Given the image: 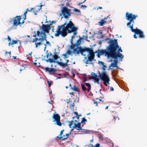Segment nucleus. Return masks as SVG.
Listing matches in <instances>:
<instances>
[{"instance_id": "obj_1", "label": "nucleus", "mask_w": 147, "mask_h": 147, "mask_svg": "<svg viewBox=\"0 0 147 147\" xmlns=\"http://www.w3.org/2000/svg\"><path fill=\"white\" fill-rule=\"evenodd\" d=\"M77 28L74 26V24L72 21H70L67 24L66 22L63 24L58 26L56 30V33L55 34V36H59L60 35H61L63 37H65L67 35L68 33L73 32L74 35L70 40L71 44L70 48L73 50L75 49V47H79L78 46L80 45L82 39V38L80 37L75 44L73 43V39L75 37V36L77 34Z\"/></svg>"}, {"instance_id": "obj_2", "label": "nucleus", "mask_w": 147, "mask_h": 147, "mask_svg": "<svg viewBox=\"0 0 147 147\" xmlns=\"http://www.w3.org/2000/svg\"><path fill=\"white\" fill-rule=\"evenodd\" d=\"M86 51L88 52V54L87 55V57H85L83 61L86 64H88V62L92 61L95 57V53L93 52L92 48L86 47L82 48L81 46H80L79 47L75 48L73 51L74 54H78L80 53L82 55L85 56L86 55L84 54V53Z\"/></svg>"}, {"instance_id": "obj_3", "label": "nucleus", "mask_w": 147, "mask_h": 147, "mask_svg": "<svg viewBox=\"0 0 147 147\" xmlns=\"http://www.w3.org/2000/svg\"><path fill=\"white\" fill-rule=\"evenodd\" d=\"M138 17L137 15L133 14L132 13L127 12L125 14V18L126 19L129 21L127 23V26L130 28L132 32H134L135 34L139 35V37L143 38L144 37L143 32L140 30L136 28V29H133V26L134 24V20L136 18Z\"/></svg>"}, {"instance_id": "obj_4", "label": "nucleus", "mask_w": 147, "mask_h": 147, "mask_svg": "<svg viewBox=\"0 0 147 147\" xmlns=\"http://www.w3.org/2000/svg\"><path fill=\"white\" fill-rule=\"evenodd\" d=\"M110 43H111V48L112 49V58H118L120 59H122L124 56L120 52H122V50L118 44L117 40L114 39L113 40H110Z\"/></svg>"}, {"instance_id": "obj_5", "label": "nucleus", "mask_w": 147, "mask_h": 147, "mask_svg": "<svg viewBox=\"0 0 147 147\" xmlns=\"http://www.w3.org/2000/svg\"><path fill=\"white\" fill-rule=\"evenodd\" d=\"M51 29V27L48 24L45 25L43 24L41 26V30L40 33V36L38 40L43 41V40H46V38H47L46 33H49V30Z\"/></svg>"}, {"instance_id": "obj_6", "label": "nucleus", "mask_w": 147, "mask_h": 147, "mask_svg": "<svg viewBox=\"0 0 147 147\" xmlns=\"http://www.w3.org/2000/svg\"><path fill=\"white\" fill-rule=\"evenodd\" d=\"M109 44L108 46L106 47L105 50H98V53L100 55H102L105 54V56H107L108 58H112V49L111 48V43H110V40L108 42Z\"/></svg>"}, {"instance_id": "obj_7", "label": "nucleus", "mask_w": 147, "mask_h": 147, "mask_svg": "<svg viewBox=\"0 0 147 147\" xmlns=\"http://www.w3.org/2000/svg\"><path fill=\"white\" fill-rule=\"evenodd\" d=\"M62 13L60 14L61 16L62 14L64 17L66 19H68L71 16V10L66 7H63L61 10Z\"/></svg>"}, {"instance_id": "obj_8", "label": "nucleus", "mask_w": 147, "mask_h": 147, "mask_svg": "<svg viewBox=\"0 0 147 147\" xmlns=\"http://www.w3.org/2000/svg\"><path fill=\"white\" fill-rule=\"evenodd\" d=\"M98 76L105 86L110 84V79L107 74H99Z\"/></svg>"}, {"instance_id": "obj_9", "label": "nucleus", "mask_w": 147, "mask_h": 147, "mask_svg": "<svg viewBox=\"0 0 147 147\" xmlns=\"http://www.w3.org/2000/svg\"><path fill=\"white\" fill-rule=\"evenodd\" d=\"M39 38H35L33 39L32 42H35V47L37 48L38 46H40L41 45H42L43 43L42 42L44 41H46V43L45 44H44V45L46 46L47 44H48L49 45H51V44L50 42L47 41V38H46V40H43V41H42L41 40H38Z\"/></svg>"}, {"instance_id": "obj_10", "label": "nucleus", "mask_w": 147, "mask_h": 147, "mask_svg": "<svg viewBox=\"0 0 147 147\" xmlns=\"http://www.w3.org/2000/svg\"><path fill=\"white\" fill-rule=\"evenodd\" d=\"M52 118L54 120L53 122L55 121L56 125L59 126H61L62 123L60 121V117L58 114L54 113L53 115Z\"/></svg>"}, {"instance_id": "obj_11", "label": "nucleus", "mask_w": 147, "mask_h": 147, "mask_svg": "<svg viewBox=\"0 0 147 147\" xmlns=\"http://www.w3.org/2000/svg\"><path fill=\"white\" fill-rule=\"evenodd\" d=\"M81 124L82 123H81V122H78L77 124L74 123V125L72 127L74 128H76L78 131V132L81 130V131L84 132L86 134L89 133V130L82 128V127H81Z\"/></svg>"}, {"instance_id": "obj_12", "label": "nucleus", "mask_w": 147, "mask_h": 147, "mask_svg": "<svg viewBox=\"0 0 147 147\" xmlns=\"http://www.w3.org/2000/svg\"><path fill=\"white\" fill-rule=\"evenodd\" d=\"M22 18L20 16H17L14 18L12 20L13 21V26H17L18 25L21 24V23L20 22V20Z\"/></svg>"}, {"instance_id": "obj_13", "label": "nucleus", "mask_w": 147, "mask_h": 147, "mask_svg": "<svg viewBox=\"0 0 147 147\" xmlns=\"http://www.w3.org/2000/svg\"><path fill=\"white\" fill-rule=\"evenodd\" d=\"M92 76L88 77V78L90 79H93L94 80V83H97L98 84H100L99 82V78L98 76L97 75V74H91Z\"/></svg>"}, {"instance_id": "obj_14", "label": "nucleus", "mask_w": 147, "mask_h": 147, "mask_svg": "<svg viewBox=\"0 0 147 147\" xmlns=\"http://www.w3.org/2000/svg\"><path fill=\"white\" fill-rule=\"evenodd\" d=\"M112 59H114V62H112L111 63L110 65L109 66V69H112L113 68V67H117V59L118 58H112Z\"/></svg>"}, {"instance_id": "obj_15", "label": "nucleus", "mask_w": 147, "mask_h": 147, "mask_svg": "<svg viewBox=\"0 0 147 147\" xmlns=\"http://www.w3.org/2000/svg\"><path fill=\"white\" fill-rule=\"evenodd\" d=\"M45 70L46 72H48L51 74H55L56 71V69L53 68H50L49 67H46L45 68Z\"/></svg>"}, {"instance_id": "obj_16", "label": "nucleus", "mask_w": 147, "mask_h": 147, "mask_svg": "<svg viewBox=\"0 0 147 147\" xmlns=\"http://www.w3.org/2000/svg\"><path fill=\"white\" fill-rule=\"evenodd\" d=\"M78 86L75 85H74L73 86L72 88H71V90H72L74 91L77 92L79 93L80 91L78 90Z\"/></svg>"}, {"instance_id": "obj_17", "label": "nucleus", "mask_w": 147, "mask_h": 147, "mask_svg": "<svg viewBox=\"0 0 147 147\" xmlns=\"http://www.w3.org/2000/svg\"><path fill=\"white\" fill-rule=\"evenodd\" d=\"M57 63L59 65L63 67H65L67 65V63H63V62L59 61L57 62Z\"/></svg>"}, {"instance_id": "obj_18", "label": "nucleus", "mask_w": 147, "mask_h": 147, "mask_svg": "<svg viewBox=\"0 0 147 147\" xmlns=\"http://www.w3.org/2000/svg\"><path fill=\"white\" fill-rule=\"evenodd\" d=\"M62 136H63V137L61 139V141L67 140V139L69 138V135L68 134H67L65 135H63Z\"/></svg>"}, {"instance_id": "obj_19", "label": "nucleus", "mask_w": 147, "mask_h": 147, "mask_svg": "<svg viewBox=\"0 0 147 147\" xmlns=\"http://www.w3.org/2000/svg\"><path fill=\"white\" fill-rule=\"evenodd\" d=\"M80 75H82V74L83 75V77L82 78H83L82 79L79 76H78V78L81 80L83 79V82H85L86 81H87V79L86 78V74H80Z\"/></svg>"}, {"instance_id": "obj_20", "label": "nucleus", "mask_w": 147, "mask_h": 147, "mask_svg": "<svg viewBox=\"0 0 147 147\" xmlns=\"http://www.w3.org/2000/svg\"><path fill=\"white\" fill-rule=\"evenodd\" d=\"M64 129H62L60 132V134L59 135V136H57V138H58L59 140H61L63 138V136H62V134H63V132L64 131Z\"/></svg>"}, {"instance_id": "obj_21", "label": "nucleus", "mask_w": 147, "mask_h": 147, "mask_svg": "<svg viewBox=\"0 0 147 147\" xmlns=\"http://www.w3.org/2000/svg\"><path fill=\"white\" fill-rule=\"evenodd\" d=\"M56 51H55V52L54 53V55L52 56V57H53V59L54 60H56L57 59H59L60 58V57L58 56L56 54Z\"/></svg>"}, {"instance_id": "obj_22", "label": "nucleus", "mask_w": 147, "mask_h": 147, "mask_svg": "<svg viewBox=\"0 0 147 147\" xmlns=\"http://www.w3.org/2000/svg\"><path fill=\"white\" fill-rule=\"evenodd\" d=\"M74 11L76 12V15H78L80 13H81V11L79 9H78L76 8H74L73 9Z\"/></svg>"}, {"instance_id": "obj_23", "label": "nucleus", "mask_w": 147, "mask_h": 147, "mask_svg": "<svg viewBox=\"0 0 147 147\" xmlns=\"http://www.w3.org/2000/svg\"><path fill=\"white\" fill-rule=\"evenodd\" d=\"M106 22L105 21L104 19L100 21H99L98 23L100 24V26H103L104 23H106Z\"/></svg>"}, {"instance_id": "obj_24", "label": "nucleus", "mask_w": 147, "mask_h": 147, "mask_svg": "<svg viewBox=\"0 0 147 147\" xmlns=\"http://www.w3.org/2000/svg\"><path fill=\"white\" fill-rule=\"evenodd\" d=\"M36 35H34L33 36L35 38H36V37L37 36H40V33L39 31H37L36 32Z\"/></svg>"}, {"instance_id": "obj_25", "label": "nucleus", "mask_w": 147, "mask_h": 147, "mask_svg": "<svg viewBox=\"0 0 147 147\" xmlns=\"http://www.w3.org/2000/svg\"><path fill=\"white\" fill-rule=\"evenodd\" d=\"M81 86L82 88V89L83 91H86L87 90V89L85 87L84 85L83 84H81Z\"/></svg>"}, {"instance_id": "obj_26", "label": "nucleus", "mask_w": 147, "mask_h": 147, "mask_svg": "<svg viewBox=\"0 0 147 147\" xmlns=\"http://www.w3.org/2000/svg\"><path fill=\"white\" fill-rule=\"evenodd\" d=\"M46 61L47 62H49L50 63H52V62H55L53 58H52V59L49 58L48 59H47L46 60Z\"/></svg>"}, {"instance_id": "obj_27", "label": "nucleus", "mask_w": 147, "mask_h": 147, "mask_svg": "<svg viewBox=\"0 0 147 147\" xmlns=\"http://www.w3.org/2000/svg\"><path fill=\"white\" fill-rule=\"evenodd\" d=\"M59 76V77H57L56 78V80H57L58 79H60L61 78H63V74H57Z\"/></svg>"}, {"instance_id": "obj_28", "label": "nucleus", "mask_w": 147, "mask_h": 147, "mask_svg": "<svg viewBox=\"0 0 147 147\" xmlns=\"http://www.w3.org/2000/svg\"><path fill=\"white\" fill-rule=\"evenodd\" d=\"M69 123V128H71V126L73 124H74V121H71L70 122H68Z\"/></svg>"}, {"instance_id": "obj_29", "label": "nucleus", "mask_w": 147, "mask_h": 147, "mask_svg": "<svg viewBox=\"0 0 147 147\" xmlns=\"http://www.w3.org/2000/svg\"><path fill=\"white\" fill-rule=\"evenodd\" d=\"M85 122H87V120L84 118H83L82 119V121L81 122V123H83Z\"/></svg>"}, {"instance_id": "obj_30", "label": "nucleus", "mask_w": 147, "mask_h": 147, "mask_svg": "<svg viewBox=\"0 0 147 147\" xmlns=\"http://www.w3.org/2000/svg\"><path fill=\"white\" fill-rule=\"evenodd\" d=\"M28 11V9H27V10L24 12V18H24V20H25V19H26V14L27 13V11Z\"/></svg>"}, {"instance_id": "obj_31", "label": "nucleus", "mask_w": 147, "mask_h": 147, "mask_svg": "<svg viewBox=\"0 0 147 147\" xmlns=\"http://www.w3.org/2000/svg\"><path fill=\"white\" fill-rule=\"evenodd\" d=\"M62 56H64V59L67 58L69 56H68V54L66 53L65 54H64L62 55Z\"/></svg>"}, {"instance_id": "obj_32", "label": "nucleus", "mask_w": 147, "mask_h": 147, "mask_svg": "<svg viewBox=\"0 0 147 147\" xmlns=\"http://www.w3.org/2000/svg\"><path fill=\"white\" fill-rule=\"evenodd\" d=\"M74 106V102H71V103H70L69 104V107L70 108H73Z\"/></svg>"}, {"instance_id": "obj_33", "label": "nucleus", "mask_w": 147, "mask_h": 147, "mask_svg": "<svg viewBox=\"0 0 147 147\" xmlns=\"http://www.w3.org/2000/svg\"><path fill=\"white\" fill-rule=\"evenodd\" d=\"M18 43V41L16 40H12L11 42V45H13V44H16V43Z\"/></svg>"}, {"instance_id": "obj_34", "label": "nucleus", "mask_w": 147, "mask_h": 147, "mask_svg": "<svg viewBox=\"0 0 147 147\" xmlns=\"http://www.w3.org/2000/svg\"><path fill=\"white\" fill-rule=\"evenodd\" d=\"M63 77L65 78H69V74H63Z\"/></svg>"}, {"instance_id": "obj_35", "label": "nucleus", "mask_w": 147, "mask_h": 147, "mask_svg": "<svg viewBox=\"0 0 147 147\" xmlns=\"http://www.w3.org/2000/svg\"><path fill=\"white\" fill-rule=\"evenodd\" d=\"M55 23H56L55 21H52V22H50L49 24V25H50V26L51 25H52L53 24H55Z\"/></svg>"}, {"instance_id": "obj_36", "label": "nucleus", "mask_w": 147, "mask_h": 147, "mask_svg": "<svg viewBox=\"0 0 147 147\" xmlns=\"http://www.w3.org/2000/svg\"><path fill=\"white\" fill-rule=\"evenodd\" d=\"M85 84L88 87H90L91 86L90 84L89 83H85Z\"/></svg>"}, {"instance_id": "obj_37", "label": "nucleus", "mask_w": 147, "mask_h": 147, "mask_svg": "<svg viewBox=\"0 0 147 147\" xmlns=\"http://www.w3.org/2000/svg\"><path fill=\"white\" fill-rule=\"evenodd\" d=\"M98 63L101 65L102 66L104 65V63L101 61H98Z\"/></svg>"}, {"instance_id": "obj_38", "label": "nucleus", "mask_w": 147, "mask_h": 147, "mask_svg": "<svg viewBox=\"0 0 147 147\" xmlns=\"http://www.w3.org/2000/svg\"><path fill=\"white\" fill-rule=\"evenodd\" d=\"M113 121L114 122H115V119L117 118V119H118V120H119V118L118 117H116V118H115V117L113 116Z\"/></svg>"}, {"instance_id": "obj_39", "label": "nucleus", "mask_w": 147, "mask_h": 147, "mask_svg": "<svg viewBox=\"0 0 147 147\" xmlns=\"http://www.w3.org/2000/svg\"><path fill=\"white\" fill-rule=\"evenodd\" d=\"M86 0H84L83 1H81V2H80L78 4V5H80V4H82L83 3H84L85 1H86Z\"/></svg>"}, {"instance_id": "obj_40", "label": "nucleus", "mask_w": 147, "mask_h": 147, "mask_svg": "<svg viewBox=\"0 0 147 147\" xmlns=\"http://www.w3.org/2000/svg\"><path fill=\"white\" fill-rule=\"evenodd\" d=\"M49 55L50 56H53L52 54L51 53H50L49 54L48 53L46 55V57L47 58H48Z\"/></svg>"}, {"instance_id": "obj_41", "label": "nucleus", "mask_w": 147, "mask_h": 147, "mask_svg": "<svg viewBox=\"0 0 147 147\" xmlns=\"http://www.w3.org/2000/svg\"><path fill=\"white\" fill-rule=\"evenodd\" d=\"M72 51L70 50H68L67 53V54H69V55H70L72 53Z\"/></svg>"}, {"instance_id": "obj_42", "label": "nucleus", "mask_w": 147, "mask_h": 147, "mask_svg": "<svg viewBox=\"0 0 147 147\" xmlns=\"http://www.w3.org/2000/svg\"><path fill=\"white\" fill-rule=\"evenodd\" d=\"M47 82L48 84V86L49 87H50L51 86V84L50 82L49 81V80H47Z\"/></svg>"}, {"instance_id": "obj_43", "label": "nucleus", "mask_w": 147, "mask_h": 147, "mask_svg": "<svg viewBox=\"0 0 147 147\" xmlns=\"http://www.w3.org/2000/svg\"><path fill=\"white\" fill-rule=\"evenodd\" d=\"M94 102V104L96 106H97L98 105V103L97 102L95 101L94 100H93Z\"/></svg>"}, {"instance_id": "obj_44", "label": "nucleus", "mask_w": 147, "mask_h": 147, "mask_svg": "<svg viewBox=\"0 0 147 147\" xmlns=\"http://www.w3.org/2000/svg\"><path fill=\"white\" fill-rule=\"evenodd\" d=\"M100 144L99 143H97L95 145V146L94 147H99Z\"/></svg>"}, {"instance_id": "obj_45", "label": "nucleus", "mask_w": 147, "mask_h": 147, "mask_svg": "<svg viewBox=\"0 0 147 147\" xmlns=\"http://www.w3.org/2000/svg\"><path fill=\"white\" fill-rule=\"evenodd\" d=\"M88 147H94L92 144H90L88 145Z\"/></svg>"}, {"instance_id": "obj_46", "label": "nucleus", "mask_w": 147, "mask_h": 147, "mask_svg": "<svg viewBox=\"0 0 147 147\" xmlns=\"http://www.w3.org/2000/svg\"><path fill=\"white\" fill-rule=\"evenodd\" d=\"M102 66L103 69L104 70L107 67V66L104 65V64L102 65Z\"/></svg>"}, {"instance_id": "obj_47", "label": "nucleus", "mask_w": 147, "mask_h": 147, "mask_svg": "<svg viewBox=\"0 0 147 147\" xmlns=\"http://www.w3.org/2000/svg\"><path fill=\"white\" fill-rule=\"evenodd\" d=\"M7 38H8V41H10L11 40V38L9 37V36H7Z\"/></svg>"}, {"instance_id": "obj_48", "label": "nucleus", "mask_w": 147, "mask_h": 147, "mask_svg": "<svg viewBox=\"0 0 147 147\" xmlns=\"http://www.w3.org/2000/svg\"><path fill=\"white\" fill-rule=\"evenodd\" d=\"M110 90L112 91H113L114 90L112 86L110 87Z\"/></svg>"}, {"instance_id": "obj_49", "label": "nucleus", "mask_w": 147, "mask_h": 147, "mask_svg": "<svg viewBox=\"0 0 147 147\" xmlns=\"http://www.w3.org/2000/svg\"><path fill=\"white\" fill-rule=\"evenodd\" d=\"M36 11H36L34 10H33V12L34 13V14L35 15H37V13H36V12L37 11Z\"/></svg>"}, {"instance_id": "obj_50", "label": "nucleus", "mask_w": 147, "mask_h": 147, "mask_svg": "<svg viewBox=\"0 0 147 147\" xmlns=\"http://www.w3.org/2000/svg\"><path fill=\"white\" fill-rule=\"evenodd\" d=\"M74 113L76 115V116H77L79 115L78 113L76 112H74Z\"/></svg>"}, {"instance_id": "obj_51", "label": "nucleus", "mask_w": 147, "mask_h": 147, "mask_svg": "<svg viewBox=\"0 0 147 147\" xmlns=\"http://www.w3.org/2000/svg\"><path fill=\"white\" fill-rule=\"evenodd\" d=\"M91 88V86L90 87H88V89L87 90L88 92H89L90 91V90Z\"/></svg>"}, {"instance_id": "obj_52", "label": "nucleus", "mask_w": 147, "mask_h": 147, "mask_svg": "<svg viewBox=\"0 0 147 147\" xmlns=\"http://www.w3.org/2000/svg\"><path fill=\"white\" fill-rule=\"evenodd\" d=\"M42 6H43V5L41 4V5L40 6V9H38V11L41 9H42Z\"/></svg>"}, {"instance_id": "obj_53", "label": "nucleus", "mask_w": 147, "mask_h": 147, "mask_svg": "<svg viewBox=\"0 0 147 147\" xmlns=\"http://www.w3.org/2000/svg\"><path fill=\"white\" fill-rule=\"evenodd\" d=\"M75 74H72V76H71V78H74L75 76Z\"/></svg>"}, {"instance_id": "obj_54", "label": "nucleus", "mask_w": 147, "mask_h": 147, "mask_svg": "<svg viewBox=\"0 0 147 147\" xmlns=\"http://www.w3.org/2000/svg\"><path fill=\"white\" fill-rule=\"evenodd\" d=\"M12 57V59H16L17 57L16 56H15V57L13 56Z\"/></svg>"}, {"instance_id": "obj_55", "label": "nucleus", "mask_w": 147, "mask_h": 147, "mask_svg": "<svg viewBox=\"0 0 147 147\" xmlns=\"http://www.w3.org/2000/svg\"><path fill=\"white\" fill-rule=\"evenodd\" d=\"M134 37L135 38H137V36H136V34H135L134 35Z\"/></svg>"}, {"instance_id": "obj_56", "label": "nucleus", "mask_w": 147, "mask_h": 147, "mask_svg": "<svg viewBox=\"0 0 147 147\" xmlns=\"http://www.w3.org/2000/svg\"><path fill=\"white\" fill-rule=\"evenodd\" d=\"M87 7V6L85 5H84L83 6V9H85V8H86Z\"/></svg>"}, {"instance_id": "obj_57", "label": "nucleus", "mask_w": 147, "mask_h": 147, "mask_svg": "<svg viewBox=\"0 0 147 147\" xmlns=\"http://www.w3.org/2000/svg\"><path fill=\"white\" fill-rule=\"evenodd\" d=\"M74 92H70L69 93V94L70 95H74Z\"/></svg>"}, {"instance_id": "obj_58", "label": "nucleus", "mask_w": 147, "mask_h": 147, "mask_svg": "<svg viewBox=\"0 0 147 147\" xmlns=\"http://www.w3.org/2000/svg\"><path fill=\"white\" fill-rule=\"evenodd\" d=\"M81 116V115H78L77 116H76L77 118L78 119H79V117Z\"/></svg>"}, {"instance_id": "obj_59", "label": "nucleus", "mask_w": 147, "mask_h": 147, "mask_svg": "<svg viewBox=\"0 0 147 147\" xmlns=\"http://www.w3.org/2000/svg\"><path fill=\"white\" fill-rule=\"evenodd\" d=\"M102 7H99L97 9V10H98L99 9H102Z\"/></svg>"}, {"instance_id": "obj_60", "label": "nucleus", "mask_w": 147, "mask_h": 147, "mask_svg": "<svg viewBox=\"0 0 147 147\" xmlns=\"http://www.w3.org/2000/svg\"><path fill=\"white\" fill-rule=\"evenodd\" d=\"M11 41H10V42L8 43L9 46L10 45H11Z\"/></svg>"}, {"instance_id": "obj_61", "label": "nucleus", "mask_w": 147, "mask_h": 147, "mask_svg": "<svg viewBox=\"0 0 147 147\" xmlns=\"http://www.w3.org/2000/svg\"><path fill=\"white\" fill-rule=\"evenodd\" d=\"M69 86L70 87L71 89V88H72L73 87L71 84H69Z\"/></svg>"}, {"instance_id": "obj_62", "label": "nucleus", "mask_w": 147, "mask_h": 147, "mask_svg": "<svg viewBox=\"0 0 147 147\" xmlns=\"http://www.w3.org/2000/svg\"><path fill=\"white\" fill-rule=\"evenodd\" d=\"M24 20H23V21H22V22L21 23V24H23L24 23Z\"/></svg>"}, {"instance_id": "obj_63", "label": "nucleus", "mask_w": 147, "mask_h": 147, "mask_svg": "<svg viewBox=\"0 0 147 147\" xmlns=\"http://www.w3.org/2000/svg\"><path fill=\"white\" fill-rule=\"evenodd\" d=\"M32 52H31L30 53H29V55H30V56H31V54H32Z\"/></svg>"}, {"instance_id": "obj_64", "label": "nucleus", "mask_w": 147, "mask_h": 147, "mask_svg": "<svg viewBox=\"0 0 147 147\" xmlns=\"http://www.w3.org/2000/svg\"><path fill=\"white\" fill-rule=\"evenodd\" d=\"M87 38H88V37H87V36H85V39L86 40H87Z\"/></svg>"}]
</instances>
